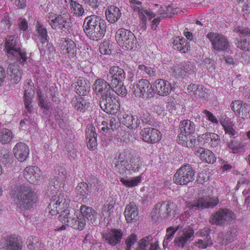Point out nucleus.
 Instances as JSON below:
<instances>
[{
  "label": "nucleus",
  "instance_id": "f257e3e1",
  "mask_svg": "<svg viewBox=\"0 0 250 250\" xmlns=\"http://www.w3.org/2000/svg\"><path fill=\"white\" fill-rule=\"evenodd\" d=\"M106 22L101 17L92 15L86 17L83 24V31L87 37L93 41H99L104 36Z\"/></svg>",
  "mask_w": 250,
  "mask_h": 250
},
{
  "label": "nucleus",
  "instance_id": "f03ea898",
  "mask_svg": "<svg viewBox=\"0 0 250 250\" xmlns=\"http://www.w3.org/2000/svg\"><path fill=\"white\" fill-rule=\"evenodd\" d=\"M13 198L17 207L25 210L32 207L37 201V197L31 188L21 186L15 190Z\"/></svg>",
  "mask_w": 250,
  "mask_h": 250
},
{
  "label": "nucleus",
  "instance_id": "7ed1b4c3",
  "mask_svg": "<svg viewBox=\"0 0 250 250\" xmlns=\"http://www.w3.org/2000/svg\"><path fill=\"white\" fill-rule=\"evenodd\" d=\"M141 164L139 157L131 154L129 150L126 149L120 152L115 167L121 173L126 171L135 172L140 169Z\"/></svg>",
  "mask_w": 250,
  "mask_h": 250
},
{
  "label": "nucleus",
  "instance_id": "20e7f679",
  "mask_svg": "<svg viewBox=\"0 0 250 250\" xmlns=\"http://www.w3.org/2000/svg\"><path fill=\"white\" fill-rule=\"evenodd\" d=\"M57 195L50 196L48 193V196L51 198V202L48 206L49 213L52 215H55L61 213L64 209H69L68 208L70 203L69 197L64 193H57Z\"/></svg>",
  "mask_w": 250,
  "mask_h": 250
},
{
  "label": "nucleus",
  "instance_id": "39448f33",
  "mask_svg": "<svg viewBox=\"0 0 250 250\" xmlns=\"http://www.w3.org/2000/svg\"><path fill=\"white\" fill-rule=\"evenodd\" d=\"M118 44L125 50H131L137 47V40L134 35L129 30L124 28L118 29L115 35Z\"/></svg>",
  "mask_w": 250,
  "mask_h": 250
},
{
  "label": "nucleus",
  "instance_id": "423d86ee",
  "mask_svg": "<svg viewBox=\"0 0 250 250\" xmlns=\"http://www.w3.org/2000/svg\"><path fill=\"white\" fill-rule=\"evenodd\" d=\"M235 218L231 210L228 208L219 209L211 215L209 222L212 225L222 226L230 224Z\"/></svg>",
  "mask_w": 250,
  "mask_h": 250
},
{
  "label": "nucleus",
  "instance_id": "0eeeda50",
  "mask_svg": "<svg viewBox=\"0 0 250 250\" xmlns=\"http://www.w3.org/2000/svg\"><path fill=\"white\" fill-rule=\"evenodd\" d=\"M5 49L7 55L9 59L12 60L15 56H19L23 62L26 61V54L21 50L19 40L18 37H15L14 36H9L6 39Z\"/></svg>",
  "mask_w": 250,
  "mask_h": 250
},
{
  "label": "nucleus",
  "instance_id": "6e6552de",
  "mask_svg": "<svg viewBox=\"0 0 250 250\" xmlns=\"http://www.w3.org/2000/svg\"><path fill=\"white\" fill-rule=\"evenodd\" d=\"M173 208L174 204L170 201L158 203L151 212V217L155 221L160 218H168L171 216V212Z\"/></svg>",
  "mask_w": 250,
  "mask_h": 250
},
{
  "label": "nucleus",
  "instance_id": "1a4fd4ad",
  "mask_svg": "<svg viewBox=\"0 0 250 250\" xmlns=\"http://www.w3.org/2000/svg\"><path fill=\"white\" fill-rule=\"evenodd\" d=\"M195 172L189 165H186L180 168L173 177L174 182L178 185H185L193 181Z\"/></svg>",
  "mask_w": 250,
  "mask_h": 250
},
{
  "label": "nucleus",
  "instance_id": "9d476101",
  "mask_svg": "<svg viewBox=\"0 0 250 250\" xmlns=\"http://www.w3.org/2000/svg\"><path fill=\"white\" fill-rule=\"evenodd\" d=\"M219 200L216 197H204L192 202L186 203V207L192 211L205 208H212L218 205Z\"/></svg>",
  "mask_w": 250,
  "mask_h": 250
},
{
  "label": "nucleus",
  "instance_id": "9b49d317",
  "mask_svg": "<svg viewBox=\"0 0 250 250\" xmlns=\"http://www.w3.org/2000/svg\"><path fill=\"white\" fill-rule=\"evenodd\" d=\"M100 105L103 111L111 115H116L120 109L119 102L112 95L105 98H100Z\"/></svg>",
  "mask_w": 250,
  "mask_h": 250
},
{
  "label": "nucleus",
  "instance_id": "f8f14e48",
  "mask_svg": "<svg viewBox=\"0 0 250 250\" xmlns=\"http://www.w3.org/2000/svg\"><path fill=\"white\" fill-rule=\"evenodd\" d=\"M133 93L136 96L139 97H152L154 96V91L152 89L149 81L142 79L139 83L132 88Z\"/></svg>",
  "mask_w": 250,
  "mask_h": 250
},
{
  "label": "nucleus",
  "instance_id": "ddd939ff",
  "mask_svg": "<svg viewBox=\"0 0 250 250\" xmlns=\"http://www.w3.org/2000/svg\"><path fill=\"white\" fill-rule=\"evenodd\" d=\"M207 37L211 42L213 48L216 50L225 51L229 46L227 39L222 34L210 32L208 34Z\"/></svg>",
  "mask_w": 250,
  "mask_h": 250
},
{
  "label": "nucleus",
  "instance_id": "4468645a",
  "mask_svg": "<svg viewBox=\"0 0 250 250\" xmlns=\"http://www.w3.org/2000/svg\"><path fill=\"white\" fill-rule=\"evenodd\" d=\"M231 109L235 115L243 122L250 118V105L243 103L242 101L237 100L231 104Z\"/></svg>",
  "mask_w": 250,
  "mask_h": 250
},
{
  "label": "nucleus",
  "instance_id": "2eb2a0df",
  "mask_svg": "<svg viewBox=\"0 0 250 250\" xmlns=\"http://www.w3.org/2000/svg\"><path fill=\"white\" fill-rule=\"evenodd\" d=\"M36 28V32L34 34L35 39L36 42L39 43L38 46L41 53L44 54L46 47L44 46L43 44L47 43L48 41L47 29L39 22H38Z\"/></svg>",
  "mask_w": 250,
  "mask_h": 250
},
{
  "label": "nucleus",
  "instance_id": "dca6fc26",
  "mask_svg": "<svg viewBox=\"0 0 250 250\" xmlns=\"http://www.w3.org/2000/svg\"><path fill=\"white\" fill-rule=\"evenodd\" d=\"M111 86L107 80L97 79L93 85V89L97 95L101 96V98H105L112 95Z\"/></svg>",
  "mask_w": 250,
  "mask_h": 250
},
{
  "label": "nucleus",
  "instance_id": "f3484780",
  "mask_svg": "<svg viewBox=\"0 0 250 250\" xmlns=\"http://www.w3.org/2000/svg\"><path fill=\"white\" fill-rule=\"evenodd\" d=\"M140 135L142 140L148 144H155L161 140L162 134L157 129L146 127L142 129Z\"/></svg>",
  "mask_w": 250,
  "mask_h": 250
},
{
  "label": "nucleus",
  "instance_id": "a211bd4d",
  "mask_svg": "<svg viewBox=\"0 0 250 250\" xmlns=\"http://www.w3.org/2000/svg\"><path fill=\"white\" fill-rule=\"evenodd\" d=\"M125 79L124 70L118 66L111 67L107 75L106 80L111 85H115L123 83Z\"/></svg>",
  "mask_w": 250,
  "mask_h": 250
},
{
  "label": "nucleus",
  "instance_id": "6ab92c4d",
  "mask_svg": "<svg viewBox=\"0 0 250 250\" xmlns=\"http://www.w3.org/2000/svg\"><path fill=\"white\" fill-rule=\"evenodd\" d=\"M194 233L193 229L190 227L184 228L175 238V245L177 247H184L193 240Z\"/></svg>",
  "mask_w": 250,
  "mask_h": 250
},
{
  "label": "nucleus",
  "instance_id": "aec40b11",
  "mask_svg": "<svg viewBox=\"0 0 250 250\" xmlns=\"http://www.w3.org/2000/svg\"><path fill=\"white\" fill-rule=\"evenodd\" d=\"M23 174L26 180L33 184H37L42 177L41 170L35 166L26 167L23 171Z\"/></svg>",
  "mask_w": 250,
  "mask_h": 250
},
{
  "label": "nucleus",
  "instance_id": "412c9836",
  "mask_svg": "<svg viewBox=\"0 0 250 250\" xmlns=\"http://www.w3.org/2000/svg\"><path fill=\"white\" fill-rule=\"evenodd\" d=\"M154 91L160 96H166L170 94L173 87L167 81L164 79L156 80L153 83Z\"/></svg>",
  "mask_w": 250,
  "mask_h": 250
},
{
  "label": "nucleus",
  "instance_id": "4be33fe9",
  "mask_svg": "<svg viewBox=\"0 0 250 250\" xmlns=\"http://www.w3.org/2000/svg\"><path fill=\"white\" fill-rule=\"evenodd\" d=\"M129 2L132 4L131 7L134 11H137L140 19L142 21V23L146 25V21L147 19L150 20L154 17V14L150 10L145 8H141L142 2L137 0H131Z\"/></svg>",
  "mask_w": 250,
  "mask_h": 250
},
{
  "label": "nucleus",
  "instance_id": "5701e85b",
  "mask_svg": "<svg viewBox=\"0 0 250 250\" xmlns=\"http://www.w3.org/2000/svg\"><path fill=\"white\" fill-rule=\"evenodd\" d=\"M180 133L178 136V139H186V136L194 135L195 132V125L189 120H185L180 122L179 125Z\"/></svg>",
  "mask_w": 250,
  "mask_h": 250
},
{
  "label": "nucleus",
  "instance_id": "b1692460",
  "mask_svg": "<svg viewBox=\"0 0 250 250\" xmlns=\"http://www.w3.org/2000/svg\"><path fill=\"white\" fill-rule=\"evenodd\" d=\"M58 171V176L54 179L53 188L58 191H62L64 189L65 184L67 183L68 174L64 167H60Z\"/></svg>",
  "mask_w": 250,
  "mask_h": 250
},
{
  "label": "nucleus",
  "instance_id": "393cba45",
  "mask_svg": "<svg viewBox=\"0 0 250 250\" xmlns=\"http://www.w3.org/2000/svg\"><path fill=\"white\" fill-rule=\"evenodd\" d=\"M70 23L68 16L64 14L58 15L55 19V21L52 22L51 26L54 30L62 32L69 29Z\"/></svg>",
  "mask_w": 250,
  "mask_h": 250
},
{
  "label": "nucleus",
  "instance_id": "a878e982",
  "mask_svg": "<svg viewBox=\"0 0 250 250\" xmlns=\"http://www.w3.org/2000/svg\"><path fill=\"white\" fill-rule=\"evenodd\" d=\"M13 153L15 157L20 162H23L26 160L29 154L28 146L24 143H18L13 148Z\"/></svg>",
  "mask_w": 250,
  "mask_h": 250
},
{
  "label": "nucleus",
  "instance_id": "bb28decb",
  "mask_svg": "<svg viewBox=\"0 0 250 250\" xmlns=\"http://www.w3.org/2000/svg\"><path fill=\"white\" fill-rule=\"evenodd\" d=\"M124 214L128 223L136 222L139 218L138 208L134 202H131L126 206Z\"/></svg>",
  "mask_w": 250,
  "mask_h": 250
},
{
  "label": "nucleus",
  "instance_id": "cd10ccee",
  "mask_svg": "<svg viewBox=\"0 0 250 250\" xmlns=\"http://www.w3.org/2000/svg\"><path fill=\"white\" fill-rule=\"evenodd\" d=\"M107 243L112 246H116L120 243L123 237V233L121 230L112 229L108 233L103 234Z\"/></svg>",
  "mask_w": 250,
  "mask_h": 250
},
{
  "label": "nucleus",
  "instance_id": "c85d7f7f",
  "mask_svg": "<svg viewBox=\"0 0 250 250\" xmlns=\"http://www.w3.org/2000/svg\"><path fill=\"white\" fill-rule=\"evenodd\" d=\"M85 134L87 147L90 149H94L97 146V137L95 128L93 125H90L87 126Z\"/></svg>",
  "mask_w": 250,
  "mask_h": 250
},
{
  "label": "nucleus",
  "instance_id": "c756f323",
  "mask_svg": "<svg viewBox=\"0 0 250 250\" xmlns=\"http://www.w3.org/2000/svg\"><path fill=\"white\" fill-rule=\"evenodd\" d=\"M187 90L190 96L196 98H203L207 95L206 89L203 85L199 84H190L188 86Z\"/></svg>",
  "mask_w": 250,
  "mask_h": 250
},
{
  "label": "nucleus",
  "instance_id": "7c9ffc66",
  "mask_svg": "<svg viewBox=\"0 0 250 250\" xmlns=\"http://www.w3.org/2000/svg\"><path fill=\"white\" fill-rule=\"evenodd\" d=\"M80 211L82 214L81 216H83L84 218H86L92 223H94L98 218L97 211L91 207L82 205L80 208Z\"/></svg>",
  "mask_w": 250,
  "mask_h": 250
},
{
  "label": "nucleus",
  "instance_id": "2f4dec72",
  "mask_svg": "<svg viewBox=\"0 0 250 250\" xmlns=\"http://www.w3.org/2000/svg\"><path fill=\"white\" fill-rule=\"evenodd\" d=\"M105 16L108 21L113 23L121 17V12L117 7L111 5L106 10Z\"/></svg>",
  "mask_w": 250,
  "mask_h": 250
},
{
  "label": "nucleus",
  "instance_id": "473e14b6",
  "mask_svg": "<svg viewBox=\"0 0 250 250\" xmlns=\"http://www.w3.org/2000/svg\"><path fill=\"white\" fill-rule=\"evenodd\" d=\"M121 121L124 125L131 129L137 128L140 124L137 117L130 114H124Z\"/></svg>",
  "mask_w": 250,
  "mask_h": 250
},
{
  "label": "nucleus",
  "instance_id": "72a5a7b5",
  "mask_svg": "<svg viewBox=\"0 0 250 250\" xmlns=\"http://www.w3.org/2000/svg\"><path fill=\"white\" fill-rule=\"evenodd\" d=\"M22 242L15 236L7 237L6 239V250H21Z\"/></svg>",
  "mask_w": 250,
  "mask_h": 250
},
{
  "label": "nucleus",
  "instance_id": "f704fd0d",
  "mask_svg": "<svg viewBox=\"0 0 250 250\" xmlns=\"http://www.w3.org/2000/svg\"><path fill=\"white\" fill-rule=\"evenodd\" d=\"M58 219L62 223L70 227V224L72 223L75 219V213L73 211H70L69 209H64L61 211Z\"/></svg>",
  "mask_w": 250,
  "mask_h": 250
},
{
  "label": "nucleus",
  "instance_id": "c9c22d12",
  "mask_svg": "<svg viewBox=\"0 0 250 250\" xmlns=\"http://www.w3.org/2000/svg\"><path fill=\"white\" fill-rule=\"evenodd\" d=\"M236 236L235 231L231 230L220 233L218 235V241L222 245H227L233 241Z\"/></svg>",
  "mask_w": 250,
  "mask_h": 250
},
{
  "label": "nucleus",
  "instance_id": "e433bc0d",
  "mask_svg": "<svg viewBox=\"0 0 250 250\" xmlns=\"http://www.w3.org/2000/svg\"><path fill=\"white\" fill-rule=\"evenodd\" d=\"M72 104L76 110L83 112L89 106V104L80 96L72 99Z\"/></svg>",
  "mask_w": 250,
  "mask_h": 250
},
{
  "label": "nucleus",
  "instance_id": "4c0bfd02",
  "mask_svg": "<svg viewBox=\"0 0 250 250\" xmlns=\"http://www.w3.org/2000/svg\"><path fill=\"white\" fill-rule=\"evenodd\" d=\"M62 47H63V50H65L66 53L69 55L74 57L76 55L77 47L76 43L74 41L70 39H65V41L63 42Z\"/></svg>",
  "mask_w": 250,
  "mask_h": 250
},
{
  "label": "nucleus",
  "instance_id": "58836bf2",
  "mask_svg": "<svg viewBox=\"0 0 250 250\" xmlns=\"http://www.w3.org/2000/svg\"><path fill=\"white\" fill-rule=\"evenodd\" d=\"M75 90L79 96L85 95L87 91L89 90L90 86L84 80L79 79L75 84Z\"/></svg>",
  "mask_w": 250,
  "mask_h": 250
},
{
  "label": "nucleus",
  "instance_id": "ea45409f",
  "mask_svg": "<svg viewBox=\"0 0 250 250\" xmlns=\"http://www.w3.org/2000/svg\"><path fill=\"white\" fill-rule=\"evenodd\" d=\"M7 70L10 73L11 77L15 83H18L21 79V72L17 64H10Z\"/></svg>",
  "mask_w": 250,
  "mask_h": 250
},
{
  "label": "nucleus",
  "instance_id": "a19ab883",
  "mask_svg": "<svg viewBox=\"0 0 250 250\" xmlns=\"http://www.w3.org/2000/svg\"><path fill=\"white\" fill-rule=\"evenodd\" d=\"M199 157L202 161L209 164H213L216 161L214 154L208 149H201Z\"/></svg>",
  "mask_w": 250,
  "mask_h": 250
},
{
  "label": "nucleus",
  "instance_id": "79ce46f5",
  "mask_svg": "<svg viewBox=\"0 0 250 250\" xmlns=\"http://www.w3.org/2000/svg\"><path fill=\"white\" fill-rule=\"evenodd\" d=\"M85 226V219L83 218V216H81V215H79V216L76 215L72 223H71V224H70V227L79 230H83Z\"/></svg>",
  "mask_w": 250,
  "mask_h": 250
},
{
  "label": "nucleus",
  "instance_id": "37998d69",
  "mask_svg": "<svg viewBox=\"0 0 250 250\" xmlns=\"http://www.w3.org/2000/svg\"><path fill=\"white\" fill-rule=\"evenodd\" d=\"M27 245L28 248L31 250H42L43 244L39 241L38 238L29 236L27 240Z\"/></svg>",
  "mask_w": 250,
  "mask_h": 250
},
{
  "label": "nucleus",
  "instance_id": "c03bdc74",
  "mask_svg": "<svg viewBox=\"0 0 250 250\" xmlns=\"http://www.w3.org/2000/svg\"><path fill=\"white\" fill-rule=\"evenodd\" d=\"M138 72L140 71L143 74H146L149 77L155 78L156 76V70L154 67H151L144 64H140L138 67Z\"/></svg>",
  "mask_w": 250,
  "mask_h": 250
},
{
  "label": "nucleus",
  "instance_id": "a18cd8bd",
  "mask_svg": "<svg viewBox=\"0 0 250 250\" xmlns=\"http://www.w3.org/2000/svg\"><path fill=\"white\" fill-rule=\"evenodd\" d=\"M228 146L232 153H237L245 149V146L240 141H232L228 144Z\"/></svg>",
  "mask_w": 250,
  "mask_h": 250
},
{
  "label": "nucleus",
  "instance_id": "49530a36",
  "mask_svg": "<svg viewBox=\"0 0 250 250\" xmlns=\"http://www.w3.org/2000/svg\"><path fill=\"white\" fill-rule=\"evenodd\" d=\"M179 226L176 228L172 227L168 228L167 229V234L163 242L164 247H167L169 242L172 239L175 232L179 229Z\"/></svg>",
  "mask_w": 250,
  "mask_h": 250
},
{
  "label": "nucleus",
  "instance_id": "de8ad7c7",
  "mask_svg": "<svg viewBox=\"0 0 250 250\" xmlns=\"http://www.w3.org/2000/svg\"><path fill=\"white\" fill-rule=\"evenodd\" d=\"M12 137V132L8 129L3 128L0 132V142L2 144H8Z\"/></svg>",
  "mask_w": 250,
  "mask_h": 250
},
{
  "label": "nucleus",
  "instance_id": "09e8293b",
  "mask_svg": "<svg viewBox=\"0 0 250 250\" xmlns=\"http://www.w3.org/2000/svg\"><path fill=\"white\" fill-rule=\"evenodd\" d=\"M70 5L72 12L78 17L82 16L84 13L82 5L73 0H70Z\"/></svg>",
  "mask_w": 250,
  "mask_h": 250
},
{
  "label": "nucleus",
  "instance_id": "8fccbe9b",
  "mask_svg": "<svg viewBox=\"0 0 250 250\" xmlns=\"http://www.w3.org/2000/svg\"><path fill=\"white\" fill-rule=\"evenodd\" d=\"M90 191L94 193L98 192L102 189V185L101 182L96 178H91L88 182Z\"/></svg>",
  "mask_w": 250,
  "mask_h": 250
},
{
  "label": "nucleus",
  "instance_id": "3c124183",
  "mask_svg": "<svg viewBox=\"0 0 250 250\" xmlns=\"http://www.w3.org/2000/svg\"><path fill=\"white\" fill-rule=\"evenodd\" d=\"M140 120L145 125H152L154 123V120L150 116L149 113L146 110H143L140 113Z\"/></svg>",
  "mask_w": 250,
  "mask_h": 250
},
{
  "label": "nucleus",
  "instance_id": "603ef678",
  "mask_svg": "<svg viewBox=\"0 0 250 250\" xmlns=\"http://www.w3.org/2000/svg\"><path fill=\"white\" fill-rule=\"evenodd\" d=\"M88 188L89 186L86 183L81 182L78 185L76 190L80 196L83 198H85L88 194Z\"/></svg>",
  "mask_w": 250,
  "mask_h": 250
},
{
  "label": "nucleus",
  "instance_id": "864d4df0",
  "mask_svg": "<svg viewBox=\"0 0 250 250\" xmlns=\"http://www.w3.org/2000/svg\"><path fill=\"white\" fill-rule=\"evenodd\" d=\"M0 162L5 166L9 167L13 163V158L10 153L5 150L0 156Z\"/></svg>",
  "mask_w": 250,
  "mask_h": 250
},
{
  "label": "nucleus",
  "instance_id": "5fc2aeb1",
  "mask_svg": "<svg viewBox=\"0 0 250 250\" xmlns=\"http://www.w3.org/2000/svg\"><path fill=\"white\" fill-rule=\"evenodd\" d=\"M178 140L179 144L186 145L188 147H193L196 142L194 134L186 136V139H179Z\"/></svg>",
  "mask_w": 250,
  "mask_h": 250
},
{
  "label": "nucleus",
  "instance_id": "6e6d98bb",
  "mask_svg": "<svg viewBox=\"0 0 250 250\" xmlns=\"http://www.w3.org/2000/svg\"><path fill=\"white\" fill-rule=\"evenodd\" d=\"M153 238L151 235H148L142 238L139 240L136 250H147L146 247L150 244Z\"/></svg>",
  "mask_w": 250,
  "mask_h": 250
},
{
  "label": "nucleus",
  "instance_id": "4d7b16f0",
  "mask_svg": "<svg viewBox=\"0 0 250 250\" xmlns=\"http://www.w3.org/2000/svg\"><path fill=\"white\" fill-rule=\"evenodd\" d=\"M141 181L139 176L132 178L131 179H127L124 178H121L120 181L125 186L128 187H133L137 186Z\"/></svg>",
  "mask_w": 250,
  "mask_h": 250
},
{
  "label": "nucleus",
  "instance_id": "13d9d810",
  "mask_svg": "<svg viewBox=\"0 0 250 250\" xmlns=\"http://www.w3.org/2000/svg\"><path fill=\"white\" fill-rule=\"evenodd\" d=\"M182 65L186 76L188 75L193 74L196 70V67L193 62H186Z\"/></svg>",
  "mask_w": 250,
  "mask_h": 250
},
{
  "label": "nucleus",
  "instance_id": "bf43d9fd",
  "mask_svg": "<svg viewBox=\"0 0 250 250\" xmlns=\"http://www.w3.org/2000/svg\"><path fill=\"white\" fill-rule=\"evenodd\" d=\"M111 90H112V93L114 91L121 96H125L127 94V90L125 87L123 85V82L115 84V85H112Z\"/></svg>",
  "mask_w": 250,
  "mask_h": 250
},
{
  "label": "nucleus",
  "instance_id": "052dcab7",
  "mask_svg": "<svg viewBox=\"0 0 250 250\" xmlns=\"http://www.w3.org/2000/svg\"><path fill=\"white\" fill-rule=\"evenodd\" d=\"M160 12L163 18H171L175 14V10L172 6L168 5L162 7V9Z\"/></svg>",
  "mask_w": 250,
  "mask_h": 250
},
{
  "label": "nucleus",
  "instance_id": "680f3d73",
  "mask_svg": "<svg viewBox=\"0 0 250 250\" xmlns=\"http://www.w3.org/2000/svg\"><path fill=\"white\" fill-rule=\"evenodd\" d=\"M24 98H33L34 94L33 83L31 81H28L26 85L24 87Z\"/></svg>",
  "mask_w": 250,
  "mask_h": 250
},
{
  "label": "nucleus",
  "instance_id": "e2e57ef3",
  "mask_svg": "<svg viewBox=\"0 0 250 250\" xmlns=\"http://www.w3.org/2000/svg\"><path fill=\"white\" fill-rule=\"evenodd\" d=\"M236 45L237 47L243 50L250 51V42H247L246 39L240 38L237 39Z\"/></svg>",
  "mask_w": 250,
  "mask_h": 250
},
{
  "label": "nucleus",
  "instance_id": "0e129e2a",
  "mask_svg": "<svg viewBox=\"0 0 250 250\" xmlns=\"http://www.w3.org/2000/svg\"><path fill=\"white\" fill-rule=\"evenodd\" d=\"M172 75L176 78H183L186 76L185 73L183 69L182 65L174 66L172 68Z\"/></svg>",
  "mask_w": 250,
  "mask_h": 250
},
{
  "label": "nucleus",
  "instance_id": "69168bd1",
  "mask_svg": "<svg viewBox=\"0 0 250 250\" xmlns=\"http://www.w3.org/2000/svg\"><path fill=\"white\" fill-rule=\"evenodd\" d=\"M137 236L135 234H132L129 236L125 240L126 250H131V247L137 242Z\"/></svg>",
  "mask_w": 250,
  "mask_h": 250
},
{
  "label": "nucleus",
  "instance_id": "338daca9",
  "mask_svg": "<svg viewBox=\"0 0 250 250\" xmlns=\"http://www.w3.org/2000/svg\"><path fill=\"white\" fill-rule=\"evenodd\" d=\"M185 39L176 37L173 42V47L175 50L181 51L183 43H185Z\"/></svg>",
  "mask_w": 250,
  "mask_h": 250
},
{
  "label": "nucleus",
  "instance_id": "774afa93",
  "mask_svg": "<svg viewBox=\"0 0 250 250\" xmlns=\"http://www.w3.org/2000/svg\"><path fill=\"white\" fill-rule=\"evenodd\" d=\"M203 113L206 115L207 119L210 121L211 123L217 125L218 124V121L215 116L210 111L207 110H204Z\"/></svg>",
  "mask_w": 250,
  "mask_h": 250
}]
</instances>
